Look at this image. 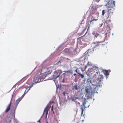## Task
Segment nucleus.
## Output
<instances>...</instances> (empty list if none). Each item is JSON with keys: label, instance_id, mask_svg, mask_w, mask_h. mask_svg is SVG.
Here are the masks:
<instances>
[{"label": "nucleus", "instance_id": "nucleus-28", "mask_svg": "<svg viewBox=\"0 0 123 123\" xmlns=\"http://www.w3.org/2000/svg\"><path fill=\"white\" fill-rule=\"evenodd\" d=\"M103 24V23H101V24H99V27H100Z\"/></svg>", "mask_w": 123, "mask_h": 123}, {"label": "nucleus", "instance_id": "nucleus-8", "mask_svg": "<svg viewBox=\"0 0 123 123\" xmlns=\"http://www.w3.org/2000/svg\"><path fill=\"white\" fill-rule=\"evenodd\" d=\"M47 71L46 72H45L44 74H46V76L49 74H50L52 72V69L50 68H47Z\"/></svg>", "mask_w": 123, "mask_h": 123}, {"label": "nucleus", "instance_id": "nucleus-4", "mask_svg": "<svg viewBox=\"0 0 123 123\" xmlns=\"http://www.w3.org/2000/svg\"><path fill=\"white\" fill-rule=\"evenodd\" d=\"M62 73V71L61 70H58L55 71L52 76L53 79L55 80L60 76Z\"/></svg>", "mask_w": 123, "mask_h": 123}, {"label": "nucleus", "instance_id": "nucleus-31", "mask_svg": "<svg viewBox=\"0 0 123 123\" xmlns=\"http://www.w3.org/2000/svg\"><path fill=\"white\" fill-rule=\"evenodd\" d=\"M53 106H51V110L52 111H53Z\"/></svg>", "mask_w": 123, "mask_h": 123}, {"label": "nucleus", "instance_id": "nucleus-22", "mask_svg": "<svg viewBox=\"0 0 123 123\" xmlns=\"http://www.w3.org/2000/svg\"><path fill=\"white\" fill-rule=\"evenodd\" d=\"M77 73L78 74L80 75V76L81 78H83L84 77V75L83 74H81L79 73L78 72Z\"/></svg>", "mask_w": 123, "mask_h": 123}, {"label": "nucleus", "instance_id": "nucleus-40", "mask_svg": "<svg viewBox=\"0 0 123 123\" xmlns=\"http://www.w3.org/2000/svg\"><path fill=\"white\" fill-rule=\"evenodd\" d=\"M63 81H64V79H63Z\"/></svg>", "mask_w": 123, "mask_h": 123}, {"label": "nucleus", "instance_id": "nucleus-17", "mask_svg": "<svg viewBox=\"0 0 123 123\" xmlns=\"http://www.w3.org/2000/svg\"><path fill=\"white\" fill-rule=\"evenodd\" d=\"M103 72L105 74L106 76L108 75L109 74L108 70H105L103 71Z\"/></svg>", "mask_w": 123, "mask_h": 123}, {"label": "nucleus", "instance_id": "nucleus-35", "mask_svg": "<svg viewBox=\"0 0 123 123\" xmlns=\"http://www.w3.org/2000/svg\"><path fill=\"white\" fill-rule=\"evenodd\" d=\"M60 62V63H61V61H59L58 62V63H59Z\"/></svg>", "mask_w": 123, "mask_h": 123}, {"label": "nucleus", "instance_id": "nucleus-16", "mask_svg": "<svg viewBox=\"0 0 123 123\" xmlns=\"http://www.w3.org/2000/svg\"><path fill=\"white\" fill-rule=\"evenodd\" d=\"M84 102H83V103H82L83 105L81 106V107L82 106L83 108L85 109L86 107L85 105L86 104V99H85V98H84Z\"/></svg>", "mask_w": 123, "mask_h": 123}, {"label": "nucleus", "instance_id": "nucleus-15", "mask_svg": "<svg viewBox=\"0 0 123 123\" xmlns=\"http://www.w3.org/2000/svg\"><path fill=\"white\" fill-rule=\"evenodd\" d=\"M22 97L20 98H18L16 101L15 103L16 105H17L20 101L22 99Z\"/></svg>", "mask_w": 123, "mask_h": 123}, {"label": "nucleus", "instance_id": "nucleus-21", "mask_svg": "<svg viewBox=\"0 0 123 123\" xmlns=\"http://www.w3.org/2000/svg\"><path fill=\"white\" fill-rule=\"evenodd\" d=\"M74 95L73 96L71 97V100L72 101H75V100L74 99Z\"/></svg>", "mask_w": 123, "mask_h": 123}, {"label": "nucleus", "instance_id": "nucleus-2", "mask_svg": "<svg viewBox=\"0 0 123 123\" xmlns=\"http://www.w3.org/2000/svg\"><path fill=\"white\" fill-rule=\"evenodd\" d=\"M91 88L90 86H87L85 88V96L87 99L92 98V92H91Z\"/></svg>", "mask_w": 123, "mask_h": 123}, {"label": "nucleus", "instance_id": "nucleus-11", "mask_svg": "<svg viewBox=\"0 0 123 123\" xmlns=\"http://www.w3.org/2000/svg\"><path fill=\"white\" fill-rule=\"evenodd\" d=\"M100 45L99 44H97L95 45V46L92 48V49L93 51L97 50L99 48Z\"/></svg>", "mask_w": 123, "mask_h": 123}, {"label": "nucleus", "instance_id": "nucleus-14", "mask_svg": "<svg viewBox=\"0 0 123 123\" xmlns=\"http://www.w3.org/2000/svg\"><path fill=\"white\" fill-rule=\"evenodd\" d=\"M35 84V83H33L30 86H29V89H28V90L26 91V90H25L24 92V95H25L26 93L28 91L30 90V88H31L33 86V85H34Z\"/></svg>", "mask_w": 123, "mask_h": 123}, {"label": "nucleus", "instance_id": "nucleus-36", "mask_svg": "<svg viewBox=\"0 0 123 123\" xmlns=\"http://www.w3.org/2000/svg\"><path fill=\"white\" fill-rule=\"evenodd\" d=\"M91 24H92V25H93V22H92H92L91 23Z\"/></svg>", "mask_w": 123, "mask_h": 123}, {"label": "nucleus", "instance_id": "nucleus-29", "mask_svg": "<svg viewBox=\"0 0 123 123\" xmlns=\"http://www.w3.org/2000/svg\"><path fill=\"white\" fill-rule=\"evenodd\" d=\"M90 65V64H89V62H88L87 63L86 66L85 67H86V66H88Z\"/></svg>", "mask_w": 123, "mask_h": 123}, {"label": "nucleus", "instance_id": "nucleus-20", "mask_svg": "<svg viewBox=\"0 0 123 123\" xmlns=\"http://www.w3.org/2000/svg\"><path fill=\"white\" fill-rule=\"evenodd\" d=\"M81 115H82L83 114V111H84L85 110V109L83 108L82 106H81Z\"/></svg>", "mask_w": 123, "mask_h": 123}, {"label": "nucleus", "instance_id": "nucleus-32", "mask_svg": "<svg viewBox=\"0 0 123 123\" xmlns=\"http://www.w3.org/2000/svg\"><path fill=\"white\" fill-rule=\"evenodd\" d=\"M25 95H24V94L22 95V96H21V97L20 98L22 97V98Z\"/></svg>", "mask_w": 123, "mask_h": 123}, {"label": "nucleus", "instance_id": "nucleus-30", "mask_svg": "<svg viewBox=\"0 0 123 123\" xmlns=\"http://www.w3.org/2000/svg\"><path fill=\"white\" fill-rule=\"evenodd\" d=\"M63 95L64 96H65V94H66V93H65V92H63Z\"/></svg>", "mask_w": 123, "mask_h": 123}, {"label": "nucleus", "instance_id": "nucleus-39", "mask_svg": "<svg viewBox=\"0 0 123 123\" xmlns=\"http://www.w3.org/2000/svg\"><path fill=\"white\" fill-rule=\"evenodd\" d=\"M53 113H54V111H53Z\"/></svg>", "mask_w": 123, "mask_h": 123}, {"label": "nucleus", "instance_id": "nucleus-33", "mask_svg": "<svg viewBox=\"0 0 123 123\" xmlns=\"http://www.w3.org/2000/svg\"><path fill=\"white\" fill-rule=\"evenodd\" d=\"M40 119L37 122H39V123H40Z\"/></svg>", "mask_w": 123, "mask_h": 123}, {"label": "nucleus", "instance_id": "nucleus-37", "mask_svg": "<svg viewBox=\"0 0 123 123\" xmlns=\"http://www.w3.org/2000/svg\"><path fill=\"white\" fill-rule=\"evenodd\" d=\"M76 74H74V75H76Z\"/></svg>", "mask_w": 123, "mask_h": 123}, {"label": "nucleus", "instance_id": "nucleus-7", "mask_svg": "<svg viewBox=\"0 0 123 123\" xmlns=\"http://www.w3.org/2000/svg\"><path fill=\"white\" fill-rule=\"evenodd\" d=\"M98 39L99 40H100V41L96 42H94V44L99 43H100L103 42L105 41L104 37L101 35H100Z\"/></svg>", "mask_w": 123, "mask_h": 123}, {"label": "nucleus", "instance_id": "nucleus-26", "mask_svg": "<svg viewBox=\"0 0 123 123\" xmlns=\"http://www.w3.org/2000/svg\"><path fill=\"white\" fill-rule=\"evenodd\" d=\"M105 13V11L104 10H102V15H104Z\"/></svg>", "mask_w": 123, "mask_h": 123}, {"label": "nucleus", "instance_id": "nucleus-24", "mask_svg": "<svg viewBox=\"0 0 123 123\" xmlns=\"http://www.w3.org/2000/svg\"><path fill=\"white\" fill-rule=\"evenodd\" d=\"M94 68H89V69L88 70H89L90 71V72H91L92 71H93L94 70V69H93Z\"/></svg>", "mask_w": 123, "mask_h": 123}, {"label": "nucleus", "instance_id": "nucleus-18", "mask_svg": "<svg viewBox=\"0 0 123 123\" xmlns=\"http://www.w3.org/2000/svg\"><path fill=\"white\" fill-rule=\"evenodd\" d=\"M108 13L109 15H111L113 14V12L111 11L108 9Z\"/></svg>", "mask_w": 123, "mask_h": 123}, {"label": "nucleus", "instance_id": "nucleus-3", "mask_svg": "<svg viewBox=\"0 0 123 123\" xmlns=\"http://www.w3.org/2000/svg\"><path fill=\"white\" fill-rule=\"evenodd\" d=\"M72 90H77V94L79 98L81 97L83 94L82 88L81 86H78L77 84L74 86L72 88Z\"/></svg>", "mask_w": 123, "mask_h": 123}, {"label": "nucleus", "instance_id": "nucleus-38", "mask_svg": "<svg viewBox=\"0 0 123 123\" xmlns=\"http://www.w3.org/2000/svg\"><path fill=\"white\" fill-rule=\"evenodd\" d=\"M46 123H49V122H48V121H47V122H46Z\"/></svg>", "mask_w": 123, "mask_h": 123}, {"label": "nucleus", "instance_id": "nucleus-25", "mask_svg": "<svg viewBox=\"0 0 123 123\" xmlns=\"http://www.w3.org/2000/svg\"><path fill=\"white\" fill-rule=\"evenodd\" d=\"M84 120H79L78 122L77 123H84L83 122Z\"/></svg>", "mask_w": 123, "mask_h": 123}, {"label": "nucleus", "instance_id": "nucleus-27", "mask_svg": "<svg viewBox=\"0 0 123 123\" xmlns=\"http://www.w3.org/2000/svg\"><path fill=\"white\" fill-rule=\"evenodd\" d=\"M101 7V5H97L96 6V8H99V7Z\"/></svg>", "mask_w": 123, "mask_h": 123}, {"label": "nucleus", "instance_id": "nucleus-19", "mask_svg": "<svg viewBox=\"0 0 123 123\" xmlns=\"http://www.w3.org/2000/svg\"><path fill=\"white\" fill-rule=\"evenodd\" d=\"M64 73L67 74L72 73L73 72L72 70H70L68 71H64Z\"/></svg>", "mask_w": 123, "mask_h": 123}, {"label": "nucleus", "instance_id": "nucleus-1", "mask_svg": "<svg viewBox=\"0 0 123 123\" xmlns=\"http://www.w3.org/2000/svg\"><path fill=\"white\" fill-rule=\"evenodd\" d=\"M46 74H44L42 73L40 74L39 75L38 74L35 75L33 79V81L35 83L39 82L41 81L42 79H44L46 77Z\"/></svg>", "mask_w": 123, "mask_h": 123}, {"label": "nucleus", "instance_id": "nucleus-9", "mask_svg": "<svg viewBox=\"0 0 123 123\" xmlns=\"http://www.w3.org/2000/svg\"><path fill=\"white\" fill-rule=\"evenodd\" d=\"M92 34L94 35V38H97L100 35V32H99L98 31H93L92 33Z\"/></svg>", "mask_w": 123, "mask_h": 123}, {"label": "nucleus", "instance_id": "nucleus-5", "mask_svg": "<svg viewBox=\"0 0 123 123\" xmlns=\"http://www.w3.org/2000/svg\"><path fill=\"white\" fill-rule=\"evenodd\" d=\"M51 106L50 104H48L45 107L44 111V113H46V117L48 115L49 109L50 108Z\"/></svg>", "mask_w": 123, "mask_h": 123}, {"label": "nucleus", "instance_id": "nucleus-12", "mask_svg": "<svg viewBox=\"0 0 123 123\" xmlns=\"http://www.w3.org/2000/svg\"><path fill=\"white\" fill-rule=\"evenodd\" d=\"M103 78V75L101 74L99 75V79H99V81L98 82V83L99 84H100V82H101V81L102 80V79Z\"/></svg>", "mask_w": 123, "mask_h": 123}, {"label": "nucleus", "instance_id": "nucleus-23", "mask_svg": "<svg viewBox=\"0 0 123 123\" xmlns=\"http://www.w3.org/2000/svg\"><path fill=\"white\" fill-rule=\"evenodd\" d=\"M78 97H79V96H78ZM80 98H82V96H81V97H80L79 98V97H75V96H74V99H75V100H76V99H79Z\"/></svg>", "mask_w": 123, "mask_h": 123}, {"label": "nucleus", "instance_id": "nucleus-34", "mask_svg": "<svg viewBox=\"0 0 123 123\" xmlns=\"http://www.w3.org/2000/svg\"><path fill=\"white\" fill-rule=\"evenodd\" d=\"M75 71L76 72H77V69H76L75 70Z\"/></svg>", "mask_w": 123, "mask_h": 123}, {"label": "nucleus", "instance_id": "nucleus-10", "mask_svg": "<svg viewBox=\"0 0 123 123\" xmlns=\"http://www.w3.org/2000/svg\"><path fill=\"white\" fill-rule=\"evenodd\" d=\"M91 20L90 21V24L89 26L91 25V23L93 21H96L98 20V16H97V17H95L94 16H92L91 17Z\"/></svg>", "mask_w": 123, "mask_h": 123}, {"label": "nucleus", "instance_id": "nucleus-13", "mask_svg": "<svg viewBox=\"0 0 123 123\" xmlns=\"http://www.w3.org/2000/svg\"><path fill=\"white\" fill-rule=\"evenodd\" d=\"M12 103V102H11L8 107L5 110V112H7L9 110Z\"/></svg>", "mask_w": 123, "mask_h": 123}, {"label": "nucleus", "instance_id": "nucleus-6", "mask_svg": "<svg viewBox=\"0 0 123 123\" xmlns=\"http://www.w3.org/2000/svg\"><path fill=\"white\" fill-rule=\"evenodd\" d=\"M115 3L114 1H113L112 2L111 1V2H109L107 3V4L106 5L107 6L108 9L109 8H112L114 7L115 6Z\"/></svg>", "mask_w": 123, "mask_h": 123}]
</instances>
